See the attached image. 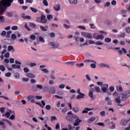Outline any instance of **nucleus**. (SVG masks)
Returning a JSON list of instances; mask_svg holds the SVG:
<instances>
[{"instance_id":"nucleus-1","label":"nucleus","mask_w":130,"mask_h":130,"mask_svg":"<svg viewBox=\"0 0 130 130\" xmlns=\"http://www.w3.org/2000/svg\"><path fill=\"white\" fill-rule=\"evenodd\" d=\"M14 0H1L0 1V15H4L7 11V8L12 6Z\"/></svg>"},{"instance_id":"nucleus-2","label":"nucleus","mask_w":130,"mask_h":130,"mask_svg":"<svg viewBox=\"0 0 130 130\" xmlns=\"http://www.w3.org/2000/svg\"><path fill=\"white\" fill-rule=\"evenodd\" d=\"M105 122L107 124V125H110V124H112V126H109V128L111 129H114L115 128V127H116V125H115V124H114V123H113V122L110 121V119H107V120H106L105 121Z\"/></svg>"},{"instance_id":"nucleus-3","label":"nucleus","mask_w":130,"mask_h":130,"mask_svg":"<svg viewBox=\"0 0 130 130\" xmlns=\"http://www.w3.org/2000/svg\"><path fill=\"white\" fill-rule=\"evenodd\" d=\"M99 33L94 32L93 34V37L94 39H96V40H103L104 39V36L103 35H99ZM98 35V36H96Z\"/></svg>"},{"instance_id":"nucleus-4","label":"nucleus","mask_w":130,"mask_h":130,"mask_svg":"<svg viewBox=\"0 0 130 130\" xmlns=\"http://www.w3.org/2000/svg\"><path fill=\"white\" fill-rule=\"evenodd\" d=\"M66 118L69 121H73L74 120V114L72 111H70L67 113Z\"/></svg>"},{"instance_id":"nucleus-5","label":"nucleus","mask_w":130,"mask_h":130,"mask_svg":"<svg viewBox=\"0 0 130 130\" xmlns=\"http://www.w3.org/2000/svg\"><path fill=\"white\" fill-rule=\"evenodd\" d=\"M81 35L83 37H85V38H88L89 39H93V36L91 34L86 32H81Z\"/></svg>"},{"instance_id":"nucleus-6","label":"nucleus","mask_w":130,"mask_h":130,"mask_svg":"<svg viewBox=\"0 0 130 130\" xmlns=\"http://www.w3.org/2000/svg\"><path fill=\"white\" fill-rule=\"evenodd\" d=\"M48 45L52 46L54 49H56L59 46V44L56 42H51L48 43Z\"/></svg>"},{"instance_id":"nucleus-7","label":"nucleus","mask_w":130,"mask_h":130,"mask_svg":"<svg viewBox=\"0 0 130 130\" xmlns=\"http://www.w3.org/2000/svg\"><path fill=\"white\" fill-rule=\"evenodd\" d=\"M28 101H30L31 103H35V95H30L27 96Z\"/></svg>"},{"instance_id":"nucleus-8","label":"nucleus","mask_w":130,"mask_h":130,"mask_svg":"<svg viewBox=\"0 0 130 130\" xmlns=\"http://www.w3.org/2000/svg\"><path fill=\"white\" fill-rule=\"evenodd\" d=\"M108 84H103L102 86V90L104 93H106L107 92V90H108Z\"/></svg>"},{"instance_id":"nucleus-9","label":"nucleus","mask_w":130,"mask_h":130,"mask_svg":"<svg viewBox=\"0 0 130 130\" xmlns=\"http://www.w3.org/2000/svg\"><path fill=\"white\" fill-rule=\"evenodd\" d=\"M121 96H122V100H126L127 98H128V94H126V93H122L120 94Z\"/></svg>"},{"instance_id":"nucleus-10","label":"nucleus","mask_w":130,"mask_h":130,"mask_svg":"<svg viewBox=\"0 0 130 130\" xmlns=\"http://www.w3.org/2000/svg\"><path fill=\"white\" fill-rule=\"evenodd\" d=\"M81 122H82V120L79 118H77L75 120V121L74 124L75 126H77V125H79V124H80Z\"/></svg>"},{"instance_id":"nucleus-11","label":"nucleus","mask_w":130,"mask_h":130,"mask_svg":"<svg viewBox=\"0 0 130 130\" xmlns=\"http://www.w3.org/2000/svg\"><path fill=\"white\" fill-rule=\"evenodd\" d=\"M54 10L56 12L60 11V5L58 4L55 5L54 6Z\"/></svg>"},{"instance_id":"nucleus-12","label":"nucleus","mask_w":130,"mask_h":130,"mask_svg":"<svg viewBox=\"0 0 130 130\" xmlns=\"http://www.w3.org/2000/svg\"><path fill=\"white\" fill-rule=\"evenodd\" d=\"M46 16L45 15H42L41 17V23H46Z\"/></svg>"},{"instance_id":"nucleus-13","label":"nucleus","mask_w":130,"mask_h":130,"mask_svg":"<svg viewBox=\"0 0 130 130\" xmlns=\"http://www.w3.org/2000/svg\"><path fill=\"white\" fill-rule=\"evenodd\" d=\"M5 121H6V119H3L0 121V125L2 126L4 128H6V126L5 125Z\"/></svg>"},{"instance_id":"nucleus-14","label":"nucleus","mask_w":130,"mask_h":130,"mask_svg":"<svg viewBox=\"0 0 130 130\" xmlns=\"http://www.w3.org/2000/svg\"><path fill=\"white\" fill-rule=\"evenodd\" d=\"M83 98H85V94L83 93H79V95H77L76 97V99H82Z\"/></svg>"},{"instance_id":"nucleus-15","label":"nucleus","mask_w":130,"mask_h":130,"mask_svg":"<svg viewBox=\"0 0 130 130\" xmlns=\"http://www.w3.org/2000/svg\"><path fill=\"white\" fill-rule=\"evenodd\" d=\"M94 109L93 108L90 109L88 108H85L84 110L82 111V113L85 114V113H88V111H91V110H93Z\"/></svg>"},{"instance_id":"nucleus-16","label":"nucleus","mask_w":130,"mask_h":130,"mask_svg":"<svg viewBox=\"0 0 130 130\" xmlns=\"http://www.w3.org/2000/svg\"><path fill=\"white\" fill-rule=\"evenodd\" d=\"M13 112L12 111V110H9L8 111V112L6 113L5 114V116L7 118L10 117V116H11V114Z\"/></svg>"},{"instance_id":"nucleus-17","label":"nucleus","mask_w":130,"mask_h":130,"mask_svg":"<svg viewBox=\"0 0 130 130\" xmlns=\"http://www.w3.org/2000/svg\"><path fill=\"white\" fill-rule=\"evenodd\" d=\"M36 103V104H39V105L40 106H41V107H42V108H44V107L45 106V105L46 104H45V102H44V101H42V105H41V104H39L38 103Z\"/></svg>"},{"instance_id":"nucleus-18","label":"nucleus","mask_w":130,"mask_h":130,"mask_svg":"<svg viewBox=\"0 0 130 130\" xmlns=\"http://www.w3.org/2000/svg\"><path fill=\"white\" fill-rule=\"evenodd\" d=\"M12 68L13 69H21V66L17 65L16 64H13L12 65Z\"/></svg>"},{"instance_id":"nucleus-19","label":"nucleus","mask_w":130,"mask_h":130,"mask_svg":"<svg viewBox=\"0 0 130 130\" xmlns=\"http://www.w3.org/2000/svg\"><path fill=\"white\" fill-rule=\"evenodd\" d=\"M106 100L107 101V104L108 105H111V104H112V102L110 101V98L109 97H107Z\"/></svg>"},{"instance_id":"nucleus-20","label":"nucleus","mask_w":130,"mask_h":130,"mask_svg":"<svg viewBox=\"0 0 130 130\" xmlns=\"http://www.w3.org/2000/svg\"><path fill=\"white\" fill-rule=\"evenodd\" d=\"M75 63V61H71V62H66L65 64H67V66H74Z\"/></svg>"},{"instance_id":"nucleus-21","label":"nucleus","mask_w":130,"mask_h":130,"mask_svg":"<svg viewBox=\"0 0 130 130\" xmlns=\"http://www.w3.org/2000/svg\"><path fill=\"white\" fill-rule=\"evenodd\" d=\"M26 77H28V78H30L31 79L33 78H35V75L34 74H31V73H27L26 75Z\"/></svg>"},{"instance_id":"nucleus-22","label":"nucleus","mask_w":130,"mask_h":130,"mask_svg":"<svg viewBox=\"0 0 130 130\" xmlns=\"http://www.w3.org/2000/svg\"><path fill=\"white\" fill-rule=\"evenodd\" d=\"M69 3L72 5H77L78 4V0H69Z\"/></svg>"},{"instance_id":"nucleus-23","label":"nucleus","mask_w":130,"mask_h":130,"mask_svg":"<svg viewBox=\"0 0 130 130\" xmlns=\"http://www.w3.org/2000/svg\"><path fill=\"white\" fill-rule=\"evenodd\" d=\"M22 17L23 18V19H28V20H30L31 19V17L29 16H26V14L25 13H22Z\"/></svg>"},{"instance_id":"nucleus-24","label":"nucleus","mask_w":130,"mask_h":130,"mask_svg":"<svg viewBox=\"0 0 130 130\" xmlns=\"http://www.w3.org/2000/svg\"><path fill=\"white\" fill-rule=\"evenodd\" d=\"M68 128H62V130H72L73 129V126H72V125H68Z\"/></svg>"},{"instance_id":"nucleus-25","label":"nucleus","mask_w":130,"mask_h":130,"mask_svg":"<svg viewBox=\"0 0 130 130\" xmlns=\"http://www.w3.org/2000/svg\"><path fill=\"white\" fill-rule=\"evenodd\" d=\"M40 28L43 31H47V30H48V26H41Z\"/></svg>"},{"instance_id":"nucleus-26","label":"nucleus","mask_w":130,"mask_h":130,"mask_svg":"<svg viewBox=\"0 0 130 130\" xmlns=\"http://www.w3.org/2000/svg\"><path fill=\"white\" fill-rule=\"evenodd\" d=\"M115 49H116V50H119L118 53H119V55H122V50H120V48L116 47V48H115Z\"/></svg>"},{"instance_id":"nucleus-27","label":"nucleus","mask_w":130,"mask_h":130,"mask_svg":"<svg viewBox=\"0 0 130 130\" xmlns=\"http://www.w3.org/2000/svg\"><path fill=\"white\" fill-rule=\"evenodd\" d=\"M84 62H86V63H88V62H93V63H96V61L91 59H86L84 60Z\"/></svg>"},{"instance_id":"nucleus-28","label":"nucleus","mask_w":130,"mask_h":130,"mask_svg":"<svg viewBox=\"0 0 130 130\" xmlns=\"http://www.w3.org/2000/svg\"><path fill=\"white\" fill-rule=\"evenodd\" d=\"M5 20H6V19L5 18V17L0 15V23L5 22Z\"/></svg>"},{"instance_id":"nucleus-29","label":"nucleus","mask_w":130,"mask_h":130,"mask_svg":"<svg viewBox=\"0 0 130 130\" xmlns=\"http://www.w3.org/2000/svg\"><path fill=\"white\" fill-rule=\"evenodd\" d=\"M127 124V120H123L121 122V125H126Z\"/></svg>"},{"instance_id":"nucleus-30","label":"nucleus","mask_w":130,"mask_h":130,"mask_svg":"<svg viewBox=\"0 0 130 130\" xmlns=\"http://www.w3.org/2000/svg\"><path fill=\"white\" fill-rule=\"evenodd\" d=\"M120 96L119 95L118 96L117 98L115 99V101L116 102V103H118V104H120L121 101H120Z\"/></svg>"},{"instance_id":"nucleus-31","label":"nucleus","mask_w":130,"mask_h":130,"mask_svg":"<svg viewBox=\"0 0 130 130\" xmlns=\"http://www.w3.org/2000/svg\"><path fill=\"white\" fill-rule=\"evenodd\" d=\"M89 95L91 98V99H94V96H93V90H91L89 91Z\"/></svg>"},{"instance_id":"nucleus-32","label":"nucleus","mask_w":130,"mask_h":130,"mask_svg":"<svg viewBox=\"0 0 130 130\" xmlns=\"http://www.w3.org/2000/svg\"><path fill=\"white\" fill-rule=\"evenodd\" d=\"M96 120V117H92L90 118L88 121V123H90V122H92L93 121H95Z\"/></svg>"},{"instance_id":"nucleus-33","label":"nucleus","mask_w":130,"mask_h":130,"mask_svg":"<svg viewBox=\"0 0 130 130\" xmlns=\"http://www.w3.org/2000/svg\"><path fill=\"white\" fill-rule=\"evenodd\" d=\"M54 71H52L51 74V78H52V80H55L56 79L55 76H54Z\"/></svg>"},{"instance_id":"nucleus-34","label":"nucleus","mask_w":130,"mask_h":130,"mask_svg":"<svg viewBox=\"0 0 130 130\" xmlns=\"http://www.w3.org/2000/svg\"><path fill=\"white\" fill-rule=\"evenodd\" d=\"M72 109L73 111L76 113L79 112V111H80V109H79L78 107H73Z\"/></svg>"},{"instance_id":"nucleus-35","label":"nucleus","mask_w":130,"mask_h":130,"mask_svg":"<svg viewBox=\"0 0 130 130\" xmlns=\"http://www.w3.org/2000/svg\"><path fill=\"white\" fill-rule=\"evenodd\" d=\"M41 71L43 72L45 74H49V71L47 70V69H42Z\"/></svg>"},{"instance_id":"nucleus-36","label":"nucleus","mask_w":130,"mask_h":130,"mask_svg":"<svg viewBox=\"0 0 130 130\" xmlns=\"http://www.w3.org/2000/svg\"><path fill=\"white\" fill-rule=\"evenodd\" d=\"M14 77L15 79H20V74L18 73H15Z\"/></svg>"},{"instance_id":"nucleus-37","label":"nucleus","mask_w":130,"mask_h":130,"mask_svg":"<svg viewBox=\"0 0 130 130\" xmlns=\"http://www.w3.org/2000/svg\"><path fill=\"white\" fill-rule=\"evenodd\" d=\"M118 37L119 38H124L125 37V34L121 33L120 35H118Z\"/></svg>"},{"instance_id":"nucleus-38","label":"nucleus","mask_w":130,"mask_h":130,"mask_svg":"<svg viewBox=\"0 0 130 130\" xmlns=\"http://www.w3.org/2000/svg\"><path fill=\"white\" fill-rule=\"evenodd\" d=\"M11 39L12 40H16L17 39V36L15 34H13L11 36Z\"/></svg>"},{"instance_id":"nucleus-39","label":"nucleus","mask_w":130,"mask_h":130,"mask_svg":"<svg viewBox=\"0 0 130 130\" xmlns=\"http://www.w3.org/2000/svg\"><path fill=\"white\" fill-rule=\"evenodd\" d=\"M105 41L107 43H109V42H111V39L110 38H106L105 39Z\"/></svg>"},{"instance_id":"nucleus-40","label":"nucleus","mask_w":130,"mask_h":130,"mask_svg":"<svg viewBox=\"0 0 130 130\" xmlns=\"http://www.w3.org/2000/svg\"><path fill=\"white\" fill-rule=\"evenodd\" d=\"M0 70L2 72H5L6 71V68L4 66L1 65L0 66Z\"/></svg>"},{"instance_id":"nucleus-41","label":"nucleus","mask_w":130,"mask_h":130,"mask_svg":"<svg viewBox=\"0 0 130 130\" xmlns=\"http://www.w3.org/2000/svg\"><path fill=\"white\" fill-rule=\"evenodd\" d=\"M99 67L100 68H105L107 67V65H106L105 63H101L99 64Z\"/></svg>"},{"instance_id":"nucleus-42","label":"nucleus","mask_w":130,"mask_h":130,"mask_svg":"<svg viewBox=\"0 0 130 130\" xmlns=\"http://www.w3.org/2000/svg\"><path fill=\"white\" fill-rule=\"evenodd\" d=\"M39 40L40 42H42V43H44V42H45V40H44V38H43L42 37H39Z\"/></svg>"},{"instance_id":"nucleus-43","label":"nucleus","mask_w":130,"mask_h":130,"mask_svg":"<svg viewBox=\"0 0 130 130\" xmlns=\"http://www.w3.org/2000/svg\"><path fill=\"white\" fill-rule=\"evenodd\" d=\"M77 28H78L79 29H81V30H86V27L82 25H79L77 26Z\"/></svg>"},{"instance_id":"nucleus-44","label":"nucleus","mask_w":130,"mask_h":130,"mask_svg":"<svg viewBox=\"0 0 130 130\" xmlns=\"http://www.w3.org/2000/svg\"><path fill=\"white\" fill-rule=\"evenodd\" d=\"M6 122L9 126H12L13 125V124H12V122H11V121L10 120L6 119Z\"/></svg>"},{"instance_id":"nucleus-45","label":"nucleus","mask_w":130,"mask_h":130,"mask_svg":"<svg viewBox=\"0 0 130 130\" xmlns=\"http://www.w3.org/2000/svg\"><path fill=\"white\" fill-rule=\"evenodd\" d=\"M30 10L31 11H32V12L33 13H37V12H38V10L35 8H32V7H30Z\"/></svg>"},{"instance_id":"nucleus-46","label":"nucleus","mask_w":130,"mask_h":130,"mask_svg":"<svg viewBox=\"0 0 130 130\" xmlns=\"http://www.w3.org/2000/svg\"><path fill=\"white\" fill-rule=\"evenodd\" d=\"M56 119H57V118H56L55 116H52L51 117V121H54V120H56Z\"/></svg>"},{"instance_id":"nucleus-47","label":"nucleus","mask_w":130,"mask_h":130,"mask_svg":"<svg viewBox=\"0 0 130 130\" xmlns=\"http://www.w3.org/2000/svg\"><path fill=\"white\" fill-rule=\"evenodd\" d=\"M95 91L98 92V93H99L101 92V89H100V87H98V86H96L95 88H94Z\"/></svg>"},{"instance_id":"nucleus-48","label":"nucleus","mask_w":130,"mask_h":130,"mask_svg":"<svg viewBox=\"0 0 130 130\" xmlns=\"http://www.w3.org/2000/svg\"><path fill=\"white\" fill-rule=\"evenodd\" d=\"M103 44H104V43H103L100 41H98V42H95V45H103Z\"/></svg>"},{"instance_id":"nucleus-49","label":"nucleus","mask_w":130,"mask_h":130,"mask_svg":"<svg viewBox=\"0 0 130 130\" xmlns=\"http://www.w3.org/2000/svg\"><path fill=\"white\" fill-rule=\"evenodd\" d=\"M30 38L31 40H35V39H36V36H35V35H32L30 36Z\"/></svg>"},{"instance_id":"nucleus-50","label":"nucleus","mask_w":130,"mask_h":130,"mask_svg":"<svg viewBox=\"0 0 130 130\" xmlns=\"http://www.w3.org/2000/svg\"><path fill=\"white\" fill-rule=\"evenodd\" d=\"M63 27L64 28H66V29H70V28H71V25H69L67 24H64Z\"/></svg>"},{"instance_id":"nucleus-51","label":"nucleus","mask_w":130,"mask_h":130,"mask_svg":"<svg viewBox=\"0 0 130 130\" xmlns=\"http://www.w3.org/2000/svg\"><path fill=\"white\" fill-rule=\"evenodd\" d=\"M11 29L13 31H15L16 30H18V27L17 26H13L12 27Z\"/></svg>"},{"instance_id":"nucleus-52","label":"nucleus","mask_w":130,"mask_h":130,"mask_svg":"<svg viewBox=\"0 0 130 130\" xmlns=\"http://www.w3.org/2000/svg\"><path fill=\"white\" fill-rule=\"evenodd\" d=\"M15 117L16 116L15 115V114L12 115L10 117V119H11V120H15Z\"/></svg>"},{"instance_id":"nucleus-53","label":"nucleus","mask_w":130,"mask_h":130,"mask_svg":"<svg viewBox=\"0 0 130 130\" xmlns=\"http://www.w3.org/2000/svg\"><path fill=\"white\" fill-rule=\"evenodd\" d=\"M12 50H14V47H13V46H8V51H11Z\"/></svg>"},{"instance_id":"nucleus-54","label":"nucleus","mask_w":130,"mask_h":130,"mask_svg":"<svg viewBox=\"0 0 130 130\" xmlns=\"http://www.w3.org/2000/svg\"><path fill=\"white\" fill-rule=\"evenodd\" d=\"M43 4L46 7H47L48 6V3L47 2V1H46V0H44L43 2Z\"/></svg>"},{"instance_id":"nucleus-55","label":"nucleus","mask_w":130,"mask_h":130,"mask_svg":"<svg viewBox=\"0 0 130 130\" xmlns=\"http://www.w3.org/2000/svg\"><path fill=\"white\" fill-rule=\"evenodd\" d=\"M53 17V16L52 15L49 14V15H47V18L48 20L50 21L51 19H52Z\"/></svg>"},{"instance_id":"nucleus-56","label":"nucleus","mask_w":130,"mask_h":130,"mask_svg":"<svg viewBox=\"0 0 130 130\" xmlns=\"http://www.w3.org/2000/svg\"><path fill=\"white\" fill-rule=\"evenodd\" d=\"M109 89L110 92H113L114 91V86H111L110 87Z\"/></svg>"},{"instance_id":"nucleus-57","label":"nucleus","mask_w":130,"mask_h":130,"mask_svg":"<svg viewBox=\"0 0 130 130\" xmlns=\"http://www.w3.org/2000/svg\"><path fill=\"white\" fill-rule=\"evenodd\" d=\"M90 67L92 69H96V63H91Z\"/></svg>"},{"instance_id":"nucleus-58","label":"nucleus","mask_w":130,"mask_h":130,"mask_svg":"<svg viewBox=\"0 0 130 130\" xmlns=\"http://www.w3.org/2000/svg\"><path fill=\"white\" fill-rule=\"evenodd\" d=\"M15 62V59L13 58H11L10 59V63H14Z\"/></svg>"},{"instance_id":"nucleus-59","label":"nucleus","mask_w":130,"mask_h":130,"mask_svg":"<svg viewBox=\"0 0 130 130\" xmlns=\"http://www.w3.org/2000/svg\"><path fill=\"white\" fill-rule=\"evenodd\" d=\"M50 92L51 94H55V89H54V88L51 89Z\"/></svg>"},{"instance_id":"nucleus-60","label":"nucleus","mask_w":130,"mask_h":130,"mask_svg":"<svg viewBox=\"0 0 130 130\" xmlns=\"http://www.w3.org/2000/svg\"><path fill=\"white\" fill-rule=\"evenodd\" d=\"M11 34H12V31H9L7 32V37H10L11 36Z\"/></svg>"},{"instance_id":"nucleus-61","label":"nucleus","mask_w":130,"mask_h":130,"mask_svg":"<svg viewBox=\"0 0 130 130\" xmlns=\"http://www.w3.org/2000/svg\"><path fill=\"white\" fill-rule=\"evenodd\" d=\"M8 17H13V13L12 12H8L7 13Z\"/></svg>"},{"instance_id":"nucleus-62","label":"nucleus","mask_w":130,"mask_h":130,"mask_svg":"<svg viewBox=\"0 0 130 130\" xmlns=\"http://www.w3.org/2000/svg\"><path fill=\"white\" fill-rule=\"evenodd\" d=\"M22 81H23V82H28L29 79L27 78H22Z\"/></svg>"},{"instance_id":"nucleus-63","label":"nucleus","mask_w":130,"mask_h":130,"mask_svg":"<svg viewBox=\"0 0 130 130\" xmlns=\"http://www.w3.org/2000/svg\"><path fill=\"white\" fill-rule=\"evenodd\" d=\"M101 116H105V111H103L100 113Z\"/></svg>"},{"instance_id":"nucleus-64","label":"nucleus","mask_w":130,"mask_h":130,"mask_svg":"<svg viewBox=\"0 0 130 130\" xmlns=\"http://www.w3.org/2000/svg\"><path fill=\"white\" fill-rule=\"evenodd\" d=\"M125 30L127 33H130V28L129 27H126Z\"/></svg>"}]
</instances>
